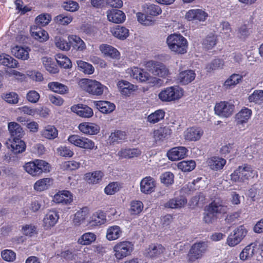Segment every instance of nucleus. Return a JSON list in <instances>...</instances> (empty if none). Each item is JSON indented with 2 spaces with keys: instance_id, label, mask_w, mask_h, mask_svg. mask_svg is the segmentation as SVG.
<instances>
[{
  "instance_id": "nucleus-44",
  "label": "nucleus",
  "mask_w": 263,
  "mask_h": 263,
  "mask_svg": "<svg viewBox=\"0 0 263 263\" xmlns=\"http://www.w3.org/2000/svg\"><path fill=\"white\" fill-rule=\"evenodd\" d=\"M42 136L48 139H54L57 137L58 132L57 128L52 125L46 126L42 132Z\"/></svg>"
},
{
  "instance_id": "nucleus-1",
  "label": "nucleus",
  "mask_w": 263,
  "mask_h": 263,
  "mask_svg": "<svg viewBox=\"0 0 263 263\" xmlns=\"http://www.w3.org/2000/svg\"><path fill=\"white\" fill-rule=\"evenodd\" d=\"M166 42L171 51L179 54L186 52L187 40L180 34H174L169 35Z\"/></svg>"
},
{
  "instance_id": "nucleus-54",
  "label": "nucleus",
  "mask_w": 263,
  "mask_h": 263,
  "mask_svg": "<svg viewBox=\"0 0 263 263\" xmlns=\"http://www.w3.org/2000/svg\"><path fill=\"white\" fill-rule=\"evenodd\" d=\"M216 36L214 34L211 33L203 40L202 44L205 48L210 49L216 44Z\"/></svg>"
},
{
  "instance_id": "nucleus-16",
  "label": "nucleus",
  "mask_w": 263,
  "mask_h": 263,
  "mask_svg": "<svg viewBox=\"0 0 263 263\" xmlns=\"http://www.w3.org/2000/svg\"><path fill=\"white\" fill-rule=\"evenodd\" d=\"M107 16L109 21L117 24L123 23L126 17L125 13L118 9H112L108 11Z\"/></svg>"
},
{
  "instance_id": "nucleus-42",
  "label": "nucleus",
  "mask_w": 263,
  "mask_h": 263,
  "mask_svg": "<svg viewBox=\"0 0 263 263\" xmlns=\"http://www.w3.org/2000/svg\"><path fill=\"white\" fill-rule=\"evenodd\" d=\"M103 176V173L102 172L96 171L86 174L85 178L89 183L96 184L101 180Z\"/></svg>"
},
{
  "instance_id": "nucleus-53",
  "label": "nucleus",
  "mask_w": 263,
  "mask_h": 263,
  "mask_svg": "<svg viewBox=\"0 0 263 263\" xmlns=\"http://www.w3.org/2000/svg\"><path fill=\"white\" fill-rule=\"evenodd\" d=\"M77 63L79 70L84 73L90 74L94 72L92 65L83 61H77Z\"/></svg>"
},
{
  "instance_id": "nucleus-31",
  "label": "nucleus",
  "mask_w": 263,
  "mask_h": 263,
  "mask_svg": "<svg viewBox=\"0 0 263 263\" xmlns=\"http://www.w3.org/2000/svg\"><path fill=\"white\" fill-rule=\"evenodd\" d=\"M122 231L118 226L109 227L106 232V238L109 240H115L118 239L121 235Z\"/></svg>"
},
{
  "instance_id": "nucleus-59",
  "label": "nucleus",
  "mask_w": 263,
  "mask_h": 263,
  "mask_svg": "<svg viewBox=\"0 0 263 263\" xmlns=\"http://www.w3.org/2000/svg\"><path fill=\"white\" fill-rule=\"evenodd\" d=\"M218 216L205 208L203 221L208 224L213 223L217 219Z\"/></svg>"
},
{
  "instance_id": "nucleus-56",
  "label": "nucleus",
  "mask_w": 263,
  "mask_h": 263,
  "mask_svg": "<svg viewBox=\"0 0 263 263\" xmlns=\"http://www.w3.org/2000/svg\"><path fill=\"white\" fill-rule=\"evenodd\" d=\"M51 20V17L49 14H42L36 17L35 23L40 27H43L48 24Z\"/></svg>"
},
{
  "instance_id": "nucleus-52",
  "label": "nucleus",
  "mask_w": 263,
  "mask_h": 263,
  "mask_svg": "<svg viewBox=\"0 0 263 263\" xmlns=\"http://www.w3.org/2000/svg\"><path fill=\"white\" fill-rule=\"evenodd\" d=\"M32 36L40 42H45L49 38L47 32L41 28L36 29V31H32Z\"/></svg>"
},
{
  "instance_id": "nucleus-51",
  "label": "nucleus",
  "mask_w": 263,
  "mask_h": 263,
  "mask_svg": "<svg viewBox=\"0 0 263 263\" xmlns=\"http://www.w3.org/2000/svg\"><path fill=\"white\" fill-rule=\"evenodd\" d=\"M164 251V248L161 245L157 246L152 245L149 246L147 253L150 257L154 258L157 257L161 254L163 253Z\"/></svg>"
},
{
  "instance_id": "nucleus-37",
  "label": "nucleus",
  "mask_w": 263,
  "mask_h": 263,
  "mask_svg": "<svg viewBox=\"0 0 263 263\" xmlns=\"http://www.w3.org/2000/svg\"><path fill=\"white\" fill-rule=\"evenodd\" d=\"M0 64L9 68H15L17 67L18 62L12 57L8 54H2L0 55Z\"/></svg>"
},
{
  "instance_id": "nucleus-2",
  "label": "nucleus",
  "mask_w": 263,
  "mask_h": 263,
  "mask_svg": "<svg viewBox=\"0 0 263 263\" xmlns=\"http://www.w3.org/2000/svg\"><path fill=\"white\" fill-rule=\"evenodd\" d=\"M255 176H257V172L247 164L239 166L231 175V180L235 182H245Z\"/></svg>"
},
{
  "instance_id": "nucleus-57",
  "label": "nucleus",
  "mask_w": 263,
  "mask_h": 263,
  "mask_svg": "<svg viewBox=\"0 0 263 263\" xmlns=\"http://www.w3.org/2000/svg\"><path fill=\"white\" fill-rule=\"evenodd\" d=\"M126 139V135L125 132L117 130L112 133L109 136L110 142H120Z\"/></svg>"
},
{
  "instance_id": "nucleus-49",
  "label": "nucleus",
  "mask_w": 263,
  "mask_h": 263,
  "mask_svg": "<svg viewBox=\"0 0 263 263\" xmlns=\"http://www.w3.org/2000/svg\"><path fill=\"white\" fill-rule=\"evenodd\" d=\"M242 77L239 74L234 73L228 78L224 83V87L226 88H230L232 86H234L238 84L241 80Z\"/></svg>"
},
{
  "instance_id": "nucleus-27",
  "label": "nucleus",
  "mask_w": 263,
  "mask_h": 263,
  "mask_svg": "<svg viewBox=\"0 0 263 263\" xmlns=\"http://www.w3.org/2000/svg\"><path fill=\"white\" fill-rule=\"evenodd\" d=\"M100 50L105 55L112 59H119L120 52L115 48L107 44H102L100 46Z\"/></svg>"
},
{
  "instance_id": "nucleus-10",
  "label": "nucleus",
  "mask_w": 263,
  "mask_h": 263,
  "mask_svg": "<svg viewBox=\"0 0 263 263\" xmlns=\"http://www.w3.org/2000/svg\"><path fill=\"white\" fill-rule=\"evenodd\" d=\"M68 140L75 146L83 148L92 149L95 146V143L92 140L81 137L77 135L70 136Z\"/></svg>"
},
{
  "instance_id": "nucleus-26",
  "label": "nucleus",
  "mask_w": 263,
  "mask_h": 263,
  "mask_svg": "<svg viewBox=\"0 0 263 263\" xmlns=\"http://www.w3.org/2000/svg\"><path fill=\"white\" fill-rule=\"evenodd\" d=\"M70 47L78 51H83L86 49V45L84 41L79 36L75 35H69L68 37Z\"/></svg>"
},
{
  "instance_id": "nucleus-21",
  "label": "nucleus",
  "mask_w": 263,
  "mask_h": 263,
  "mask_svg": "<svg viewBox=\"0 0 263 263\" xmlns=\"http://www.w3.org/2000/svg\"><path fill=\"white\" fill-rule=\"evenodd\" d=\"M79 128L82 133L88 135H96L100 131V127L93 123H82Z\"/></svg>"
},
{
  "instance_id": "nucleus-15",
  "label": "nucleus",
  "mask_w": 263,
  "mask_h": 263,
  "mask_svg": "<svg viewBox=\"0 0 263 263\" xmlns=\"http://www.w3.org/2000/svg\"><path fill=\"white\" fill-rule=\"evenodd\" d=\"M208 16V14L201 9H192L187 11L185 15V18L191 21L197 20L204 21Z\"/></svg>"
},
{
  "instance_id": "nucleus-60",
  "label": "nucleus",
  "mask_w": 263,
  "mask_h": 263,
  "mask_svg": "<svg viewBox=\"0 0 263 263\" xmlns=\"http://www.w3.org/2000/svg\"><path fill=\"white\" fill-rule=\"evenodd\" d=\"M174 176L170 172H166L162 174L160 177L161 183L166 186L172 184L174 183Z\"/></svg>"
},
{
  "instance_id": "nucleus-46",
  "label": "nucleus",
  "mask_w": 263,
  "mask_h": 263,
  "mask_svg": "<svg viewBox=\"0 0 263 263\" xmlns=\"http://www.w3.org/2000/svg\"><path fill=\"white\" fill-rule=\"evenodd\" d=\"M59 215L55 211H50L44 219V223L49 227H53L59 219Z\"/></svg>"
},
{
  "instance_id": "nucleus-6",
  "label": "nucleus",
  "mask_w": 263,
  "mask_h": 263,
  "mask_svg": "<svg viewBox=\"0 0 263 263\" xmlns=\"http://www.w3.org/2000/svg\"><path fill=\"white\" fill-rule=\"evenodd\" d=\"M115 256L118 259H122L131 254L134 250V244L129 241L117 243L113 248Z\"/></svg>"
},
{
  "instance_id": "nucleus-19",
  "label": "nucleus",
  "mask_w": 263,
  "mask_h": 263,
  "mask_svg": "<svg viewBox=\"0 0 263 263\" xmlns=\"http://www.w3.org/2000/svg\"><path fill=\"white\" fill-rule=\"evenodd\" d=\"M210 211L217 215L224 214L226 212V207L223 205L220 199H215L206 206Z\"/></svg>"
},
{
  "instance_id": "nucleus-23",
  "label": "nucleus",
  "mask_w": 263,
  "mask_h": 263,
  "mask_svg": "<svg viewBox=\"0 0 263 263\" xmlns=\"http://www.w3.org/2000/svg\"><path fill=\"white\" fill-rule=\"evenodd\" d=\"M207 163L211 169L217 171L223 168L226 160L219 157H212L208 160Z\"/></svg>"
},
{
  "instance_id": "nucleus-58",
  "label": "nucleus",
  "mask_w": 263,
  "mask_h": 263,
  "mask_svg": "<svg viewBox=\"0 0 263 263\" xmlns=\"http://www.w3.org/2000/svg\"><path fill=\"white\" fill-rule=\"evenodd\" d=\"M250 102L260 104L263 102V90H256L249 97Z\"/></svg>"
},
{
  "instance_id": "nucleus-14",
  "label": "nucleus",
  "mask_w": 263,
  "mask_h": 263,
  "mask_svg": "<svg viewBox=\"0 0 263 263\" xmlns=\"http://www.w3.org/2000/svg\"><path fill=\"white\" fill-rule=\"evenodd\" d=\"M71 110L72 112L83 118H90L93 114L92 109L90 107L83 104L72 106Z\"/></svg>"
},
{
  "instance_id": "nucleus-28",
  "label": "nucleus",
  "mask_w": 263,
  "mask_h": 263,
  "mask_svg": "<svg viewBox=\"0 0 263 263\" xmlns=\"http://www.w3.org/2000/svg\"><path fill=\"white\" fill-rule=\"evenodd\" d=\"M8 146L9 148L11 149V151L14 154H19L25 151L26 149V144L25 142L20 139V138H13V141Z\"/></svg>"
},
{
  "instance_id": "nucleus-50",
  "label": "nucleus",
  "mask_w": 263,
  "mask_h": 263,
  "mask_svg": "<svg viewBox=\"0 0 263 263\" xmlns=\"http://www.w3.org/2000/svg\"><path fill=\"white\" fill-rule=\"evenodd\" d=\"M177 166L179 169L183 172H190L195 168L196 163L194 160H184L178 163Z\"/></svg>"
},
{
  "instance_id": "nucleus-34",
  "label": "nucleus",
  "mask_w": 263,
  "mask_h": 263,
  "mask_svg": "<svg viewBox=\"0 0 263 263\" xmlns=\"http://www.w3.org/2000/svg\"><path fill=\"white\" fill-rule=\"evenodd\" d=\"M106 221V215L103 212H98L93 214L89 222L90 226H100Z\"/></svg>"
},
{
  "instance_id": "nucleus-7",
  "label": "nucleus",
  "mask_w": 263,
  "mask_h": 263,
  "mask_svg": "<svg viewBox=\"0 0 263 263\" xmlns=\"http://www.w3.org/2000/svg\"><path fill=\"white\" fill-rule=\"evenodd\" d=\"M144 66L147 70L151 72L154 76L165 78L169 74L168 68L161 62L149 61L145 62Z\"/></svg>"
},
{
  "instance_id": "nucleus-18",
  "label": "nucleus",
  "mask_w": 263,
  "mask_h": 263,
  "mask_svg": "<svg viewBox=\"0 0 263 263\" xmlns=\"http://www.w3.org/2000/svg\"><path fill=\"white\" fill-rule=\"evenodd\" d=\"M187 203V199L184 196H179L170 199L164 204L166 208L180 209L183 207Z\"/></svg>"
},
{
  "instance_id": "nucleus-8",
  "label": "nucleus",
  "mask_w": 263,
  "mask_h": 263,
  "mask_svg": "<svg viewBox=\"0 0 263 263\" xmlns=\"http://www.w3.org/2000/svg\"><path fill=\"white\" fill-rule=\"evenodd\" d=\"M248 233L246 228L242 225L235 229L228 236L227 243L230 247L239 244L246 237Z\"/></svg>"
},
{
  "instance_id": "nucleus-38",
  "label": "nucleus",
  "mask_w": 263,
  "mask_h": 263,
  "mask_svg": "<svg viewBox=\"0 0 263 263\" xmlns=\"http://www.w3.org/2000/svg\"><path fill=\"white\" fill-rule=\"evenodd\" d=\"M141 152L136 148H125L120 151L118 153V156L121 158H132L137 157L140 155Z\"/></svg>"
},
{
  "instance_id": "nucleus-11",
  "label": "nucleus",
  "mask_w": 263,
  "mask_h": 263,
  "mask_svg": "<svg viewBox=\"0 0 263 263\" xmlns=\"http://www.w3.org/2000/svg\"><path fill=\"white\" fill-rule=\"evenodd\" d=\"M234 105L228 102L223 101L217 103L215 106V114L221 117L228 118L234 112Z\"/></svg>"
},
{
  "instance_id": "nucleus-32",
  "label": "nucleus",
  "mask_w": 263,
  "mask_h": 263,
  "mask_svg": "<svg viewBox=\"0 0 263 263\" xmlns=\"http://www.w3.org/2000/svg\"><path fill=\"white\" fill-rule=\"evenodd\" d=\"M8 129L11 136L13 138H21L24 135L22 128L15 122L9 123Z\"/></svg>"
},
{
  "instance_id": "nucleus-48",
  "label": "nucleus",
  "mask_w": 263,
  "mask_h": 263,
  "mask_svg": "<svg viewBox=\"0 0 263 263\" xmlns=\"http://www.w3.org/2000/svg\"><path fill=\"white\" fill-rule=\"evenodd\" d=\"M164 116V111L162 109H159L149 115L147 117V121L151 123L155 124L163 119Z\"/></svg>"
},
{
  "instance_id": "nucleus-64",
  "label": "nucleus",
  "mask_w": 263,
  "mask_h": 263,
  "mask_svg": "<svg viewBox=\"0 0 263 263\" xmlns=\"http://www.w3.org/2000/svg\"><path fill=\"white\" fill-rule=\"evenodd\" d=\"M56 46L63 50L68 51L70 49V44L64 39L57 37L55 38Z\"/></svg>"
},
{
  "instance_id": "nucleus-30",
  "label": "nucleus",
  "mask_w": 263,
  "mask_h": 263,
  "mask_svg": "<svg viewBox=\"0 0 263 263\" xmlns=\"http://www.w3.org/2000/svg\"><path fill=\"white\" fill-rule=\"evenodd\" d=\"M111 32L116 37L120 40H125L129 35V30L124 26L118 25L111 28Z\"/></svg>"
},
{
  "instance_id": "nucleus-55",
  "label": "nucleus",
  "mask_w": 263,
  "mask_h": 263,
  "mask_svg": "<svg viewBox=\"0 0 263 263\" xmlns=\"http://www.w3.org/2000/svg\"><path fill=\"white\" fill-rule=\"evenodd\" d=\"M56 61L58 64L64 68H70L72 67L70 60L66 56L62 54L57 55Z\"/></svg>"
},
{
  "instance_id": "nucleus-25",
  "label": "nucleus",
  "mask_w": 263,
  "mask_h": 263,
  "mask_svg": "<svg viewBox=\"0 0 263 263\" xmlns=\"http://www.w3.org/2000/svg\"><path fill=\"white\" fill-rule=\"evenodd\" d=\"M196 73L192 70H185L181 72L178 76V80L182 85H186L194 80Z\"/></svg>"
},
{
  "instance_id": "nucleus-35",
  "label": "nucleus",
  "mask_w": 263,
  "mask_h": 263,
  "mask_svg": "<svg viewBox=\"0 0 263 263\" xmlns=\"http://www.w3.org/2000/svg\"><path fill=\"white\" fill-rule=\"evenodd\" d=\"M118 85L121 93L125 96H128L137 88V86L125 81L119 82Z\"/></svg>"
},
{
  "instance_id": "nucleus-22",
  "label": "nucleus",
  "mask_w": 263,
  "mask_h": 263,
  "mask_svg": "<svg viewBox=\"0 0 263 263\" xmlns=\"http://www.w3.org/2000/svg\"><path fill=\"white\" fill-rule=\"evenodd\" d=\"M30 49L29 48H24L21 46H16L11 48V53L16 58L22 60H28L29 58V52Z\"/></svg>"
},
{
  "instance_id": "nucleus-9",
  "label": "nucleus",
  "mask_w": 263,
  "mask_h": 263,
  "mask_svg": "<svg viewBox=\"0 0 263 263\" xmlns=\"http://www.w3.org/2000/svg\"><path fill=\"white\" fill-rule=\"evenodd\" d=\"M207 249L206 242L200 241L192 245L188 254L189 260L193 262L200 258Z\"/></svg>"
},
{
  "instance_id": "nucleus-12",
  "label": "nucleus",
  "mask_w": 263,
  "mask_h": 263,
  "mask_svg": "<svg viewBox=\"0 0 263 263\" xmlns=\"http://www.w3.org/2000/svg\"><path fill=\"white\" fill-rule=\"evenodd\" d=\"M156 182L155 179L150 177H145L140 182V190L145 194H150L155 190Z\"/></svg>"
},
{
  "instance_id": "nucleus-61",
  "label": "nucleus",
  "mask_w": 263,
  "mask_h": 263,
  "mask_svg": "<svg viewBox=\"0 0 263 263\" xmlns=\"http://www.w3.org/2000/svg\"><path fill=\"white\" fill-rule=\"evenodd\" d=\"M162 10L160 7L156 5L151 4L147 5L146 8L145 9V12L147 15L151 16H156L160 14Z\"/></svg>"
},
{
  "instance_id": "nucleus-17",
  "label": "nucleus",
  "mask_w": 263,
  "mask_h": 263,
  "mask_svg": "<svg viewBox=\"0 0 263 263\" xmlns=\"http://www.w3.org/2000/svg\"><path fill=\"white\" fill-rule=\"evenodd\" d=\"M72 195L68 191L59 192L54 196L53 201L58 203L68 204L72 201Z\"/></svg>"
},
{
  "instance_id": "nucleus-36",
  "label": "nucleus",
  "mask_w": 263,
  "mask_h": 263,
  "mask_svg": "<svg viewBox=\"0 0 263 263\" xmlns=\"http://www.w3.org/2000/svg\"><path fill=\"white\" fill-rule=\"evenodd\" d=\"M52 184V180L45 178L37 181L34 184V189L37 191H43L48 189Z\"/></svg>"
},
{
  "instance_id": "nucleus-63",
  "label": "nucleus",
  "mask_w": 263,
  "mask_h": 263,
  "mask_svg": "<svg viewBox=\"0 0 263 263\" xmlns=\"http://www.w3.org/2000/svg\"><path fill=\"white\" fill-rule=\"evenodd\" d=\"M143 208V204L140 201H133L130 203V212L132 214H139Z\"/></svg>"
},
{
  "instance_id": "nucleus-41",
  "label": "nucleus",
  "mask_w": 263,
  "mask_h": 263,
  "mask_svg": "<svg viewBox=\"0 0 263 263\" xmlns=\"http://www.w3.org/2000/svg\"><path fill=\"white\" fill-rule=\"evenodd\" d=\"M49 88L57 93L64 94L68 92V88L67 86L58 82H52L48 84Z\"/></svg>"
},
{
  "instance_id": "nucleus-24",
  "label": "nucleus",
  "mask_w": 263,
  "mask_h": 263,
  "mask_svg": "<svg viewBox=\"0 0 263 263\" xmlns=\"http://www.w3.org/2000/svg\"><path fill=\"white\" fill-rule=\"evenodd\" d=\"M203 132L198 128L191 127L187 128L184 134V138L188 141H197L199 140Z\"/></svg>"
},
{
  "instance_id": "nucleus-5",
  "label": "nucleus",
  "mask_w": 263,
  "mask_h": 263,
  "mask_svg": "<svg viewBox=\"0 0 263 263\" xmlns=\"http://www.w3.org/2000/svg\"><path fill=\"white\" fill-rule=\"evenodd\" d=\"M183 96V90L179 86L167 87L159 94V99L163 102H171L179 99Z\"/></svg>"
},
{
  "instance_id": "nucleus-33",
  "label": "nucleus",
  "mask_w": 263,
  "mask_h": 263,
  "mask_svg": "<svg viewBox=\"0 0 263 263\" xmlns=\"http://www.w3.org/2000/svg\"><path fill=\"white\" fill-rule=\"evenodd\" d=\"M252 114L251 109L245 108L242 109L235 116L236 121L237 124H241L248 121Z\"/></svg>"
},
{
  "instance_id": "nucleus-29",
  "label": "nucleus",
  "mask_w": 263,
  "mask_h": 263,
  "mask_svg": "<svg viewBox=\"0 0 263 263\" xmlns=\"http://www.w3.org/2000/svg\"><path fill=\"white\" fill-rule=\"evenodd\" d=\"M131 76L134 79H135L141 82H144L147 81L151 77L148 72L137 67H134L132 69Z\"/></svg>"
},
{
  "instance_id": "nucleus-45",
  "label": "nucleus",
  "mask_w": 263,
  "mask_h": 263,
  "mask_svg": "<svg viewBox=\"0 0 263 263\" xmlns=\"http://www.w3.org/2000/svg\"><path fill=\"white\" fill-rule=\"evenodd\" d=\"M88 210L87 208L85 207L78 211L75 214L73 220V223L76 226L80 225L83 222L87 216Z\"/></svg>"
},
{
  "instance_id": "nucleus-47",
  "label": "nucleus",
  "mask_w": 263,
  "mask_h": 263,
  "mask_svg": "<svg viewBox=\"0 0 263 263\" xmlns=\"http://www.w3.org/2000/svg\"><path fill=\"white\" fill-rule=\"evenodd\" d=\"M42 61L46 69L49 72L56 73L58 72V68L51 58L43 57Z\"/></svg>"
},
{
  "instance_id": "nucleus-13",
  "label": "nucleus",
  "mask_w": 263,
  "mask_h": 263,
  "mask_svg": "<svg viewBox=\"0 0 263 263\" xmlns=\"http://www.w3.org/2000/svg\"><path fill=\"white\" fill-rule=\"evenodd\" d=\"M188 150L184 146L175 147L171 149L167 153L168 159L172 161H176L184 158Z\"/></svg>"
},
{
  "instance_id": "nucleus-62",
  "label": "nucleus",
  "mask_w": 263,
  "mask_h": 263,
  "mask_svg": "<svg viewBox=\"0 0 263 263\" xmlns=\"http://www.w3.org/2000/svg\"><path fill=\"white\" fill-rule=\"evenodd\" d=\"M224 62L221 59H215L213 60L206 67L208 71L223 68Z\"/></svg>"
},
{
  "instance_id": "nucleus-3",
  "label": "nucleus",
  "mask_w": 263,
  "mask_h": 263,
  "mask_svg": "<svg viewBox=\"0 0 263 263\" xmlns=\"http://www.w3.org/2000/svg\"><path fill=\"white\" fill-rule=\"evenodd\" d=\"M25 171L32 176H36L43 172H49V164L42 160H35L24 165Z\"/></svg>"
},
{
  "instance_id": "nucleus-20",
  "label": "nucleus",
  "mask_w": 263,
  "mask_h": 263,
  "mask_svg": "<svg viewBox=\"0 0 263 263\" xmlns=\"http://www.w3.org/2000/svg\"><path fill=\"white\" fill-rule=\"evenodd\" d=\"M94 104L97 108L103 114H109L115 109L114 103L106 101H95Z\"/></svg>"
},
{
  "instance_id": "nucleus-4",
  "label": "nucleus",
  "mask_w": 263,
  "mask_h": 263,
  "mask_svg": "<svg viewBox=\"0 0 263 263\" xmlns=\"http://www.w3.org/2000/svg\"><path fill=\"white\" fill-rule=\"evenodd\" d=\"M80 86L90 94L100 96L102 95L105 86L96 80L87 79H82L79 83Z\"/></svg>"
},
{
  "instance_id": "nucleus-43",
  "label": "nucleus",
  "mask_w": 263,
  "mask_h": 263,
  "mask_svg": "<svg viewBox=\"0 0 263 263\" xmlns=\"http://www.w3.org/2000/svg\"><path fill=\"white\" fill-rule=\"evenodd\" d=\"M254 248L255 245L252 243L246 246L240 253V259L244 261L251 258L254 254Z\"/></svg>"
},
{
  "instance_id": "nucleus-39",
  "label": "nucleus",
  "mask_w": 263,
  "mask_h": 263,
  "mask_svg": "<svg viewBox=\"0 0 263 263\" xmlns=\"http://www.w3.org/2000/svg\"><path fill=\"white\" fill-rule=\"evenodd\" d=\"M172 133L171 129L167 126L161 127L154 132V137L156 140H162L167 138Z\"/></svg>"
},
{
  "instance_id": "nucleus-40",
  "label": "nucleus",
  "mask_w": 263,
  "mask_h": 263,
  "mask_svg": "<svg viewBox=\"0 0 263 263\" xmlns=\"http://www.w3.org/2000/svg\"><path fill=\"white\" fill-rule=\"evenodd\" d=\"M96 239V235L91 232H87L83 234L78 239V243L80 245H89Z\"/></svg>"
}]
</instances>
